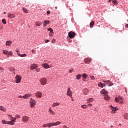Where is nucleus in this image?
I'll use <instances>...</instances> for the list:
<instances>
[{
	"instance_id": "obj_1",
	"label": "nucleus",
	"mask_w": 128,
	"mask_h": 128,
	"mask_svg": "<svg viewBox=\"0 0 128 128\" xmlns=\"http://www.w3.org/2000/svg\"><path fill=\"white\" fill-rule=\"evenodd\" d=\"M2 52L4 54H6L7 56V58H8L10 56H12V52H8V50H2Z\"/></svg>"
},
{
	"instance_id": "obj_2",
	"label": "nucleus",
	"mask_w": 128,
	"mask_h": 128,
	"mask_svg": "<svg viewBox=\"0 0 128 128\" xmlns=\"http://www.w3.org/2000/svg\"><path fill=\"white\" fill-rule=\"evenodd\" d=\"M30 108H34V106L36 104V100L32 99V98H30Z\"/></svg>"
},
{
	"instance_id": "obj_3",
	"label": "nucleus",
	"mask_w": 128,
	"mask_h": 128,
	"mask_svg": "<svg viewBox=\"0 0 128 128\" xmlns=\"http://www.w3.org/2000/svg\"><path fill=\"white\" fill-rule=\"evenodd\" d=\"M39 80L42 86H46L48 82V80L46 78H40Z\"/></svg>"
},
{
	"instance_id": "obj_4",
	"label": "nucleus",
	"mask_w": 128,
	"mask_h": 128,
	"mask_svg": "<svg viewBox=\"0 0 128 128\" xmlns=\"http://www.w3.org/2000/svg\"><path fill=\"white\" fill-rule=\"evenodd\" d=\"M15 79L16 84H20V80H22V76L20 75H16Z\"/></svg>"
},
{
	"instance_id": "obj_5",
	"label": "nucleus",
	"mask_w": 128,
	"mask_h": 128,
	"mask_svg": "<svg viewBox=\"0 0 128 128\" xmlns=\"http://www.w3.org/2000/svg\"><path fill=\"white\" fill-rule=\"evenodd\" d=\"M68 36L70 38H74L76 36V33L74 32H68Z\"/></svg>"
},
{
	"instance_id": "obj_6",
	"label": "nucleus",
	"mask_w": 128,
	"mask_h": 128,
	"mask_svg": "<svg viewBox=\"0 0 128 128\" xmlns=\"http://www.w3.org/2000/svg\"><path fill=\"white\" fill-rule=\"evenodd\" d=\"M72 92L70 90V89L68 88L67 92V96H70L71 98H72Z\"/></svg>"
},
{
	"instance_id": "obj_7",
	"label": "nucleus",
	"mask_w": 128,
	"mask_h": 128,
	"mask_svg": "<svg viewBox=\"0 0 128 128\" xmlns=\"http://www.w3.org/2000/svg\"><path fill=\"white\" fill-rule=\"evenodd\" d=\"M102 82H106V84H107L108 86H114V84H112V82H110V80H103Z\"/></svg>"
},
{
	"instance_id": "obj_8",
	"label": "nucleus",
	"mask_w": 128,
	"mask_h": 128,
	"mask_svg": "<svg viewBox=\"0 0 128 128\" xmlns=\"http://www.w3.org/2000/svg\"><path fill=\"white\" fill-rule=\"evenodd\" d=\"M84 62H85V64H90V62H92V59L91 58H86L84 60Z\"/></svg>"
},
{
	"instance_id": "obj_9",
	"label": "nucleus",
	"mask_w": 128,
	"mask_h": 128,
	"mask_svg": "<svg viewBox=\"0 0 128 128\" xmlns=\"http://www.w3.org/2000/svg\"><path fill=\"white\" fill-rule=\"evenodd\" d=\"M38 68V65L36 64H32L30 66V70H36Z\"/></svg>"
},
{
	"instance_id": "obj_10",
	"label": "nucleus",
	"mask_w": 128,
	"mask_h": 128,
	"mask_svg": "<svg viewBox=\"0 0 128 128\" xmlns=\"http://www.w3.org/2000/svg\"><path fill=\"white\" fill-rule=\"evenodd\" d=\"M22 120L23 122H28V116H24L22 118Z\"/></svg>"
},
{
	"instance_id": "obj_11",
	"label": "nucleus",
	"mask_w": 128,
	"mask_h": 128,
	"mask_svg": "<svg viewBox=\"0 0 128 128\" xmlns=\"http://www.w3.org/2000/svg\"><path fill=\"white\" fill-rule=\"evenodd\" d=\"M42 92L38 91L36 94V98H42Z\"/></svg>"
},
{
	"instance_id": "obj_12",
	"label": "nucleus",
	"mask_w": 128,
	"mask_h": 128,
	"mask_svg": "<svg viewBox=\"0 0 128 128\" xmlns=\"http://www.w3.org/2000/svg\"><path fill=\"white\" fill-rule=\"evenodd\" d=\"M100 94H104V96H106V94H108V91H106V89H103L100 91Z\"/></svg>"
},
{
	"instance_id": "obj_13",
	"label": "nucleus",
	"mask_w": 128,
	"mask_h": 128,
	"mask_svg": "<svg viewBox=\"0 0 128 128\" xmlns=\"http://www.w3.org/2000/svg\"><path fill=\"white\" fill-rule=\"evenodd\" d=\"M8 18H16V15L14 14L8 13Z\"/></svg>"
},
{
	"instance_id": "obj_14",
	"label": "nucleus",
	"mask_w": 128,
	"mask_h": 128,
	"mask_svg": "<svg viewBox=\"0 0 128 128\" xmlns=\"http://www.w3.org/2000/svg\"><path fill=\"white\" fill-rule=\"evenodd\" d=\"M120 100H122V96H119L118 98H115V101L116 102H120Z\"/></svg>"
},
{
	"instance_id": "obj_15",
	"label": "nucleus",
	"mask_w": 128,
	"mask_h": 128,
	"mask_svg": "<svg viewBox=\"0 0 128 128\" xmlns=\"http://www.w3.org/2000/svg\"><path fill=\"white\" fill-rule=\"evenodd\" d=\"M42 66H44V68H50V66L48 65V64L47 63L42 64Z\"/></svg>"
},
{
	"instance_id": "obj_16",
	"label": "nucleus",
	"mask_w": 128,
	"mask_h": 128,
	"mask_svg": "<svg viewBox=\"0 0 128 128\" xmlns=\"http://www.w3.org/2000/svg\"><path fill=\"white\" fill-rule=\"evenodd\" d=\"M58 124H60V122L58 121L56 122L51 123V126H58Z\"/></svg>"
},
{
	"instance_id": "obj_17",
	"label": "nucleus",
	"mask_w": 128,
	"mask_h": 128,
	"mask_svg": "<svg viewBox=\"0 0 128 128\" xmlns=\"http://www.w3.org/2000/svg\"><path fill=\"white\" fill-rule=\"evenodd\" d=\"M14 122H16V120H14L13 119H12L11 121L8 122V124H10L11 126H14Z\"/></svg>"
},
{
	"instance_id": "obj_18",
	"label": "nucleus",
	"mask_w": 128,
	"mask_h": 128,
	"mask_svg": "<svg viewBox=\"0 0 128 128\" xmlns=\"http://www.w3.org/2000/svg\"><path fill=\"white\" fill-rule=\"evenodd\" d=\"M32 96V94H26L24 96H23L24 98H25L26 100V98H30Z\"/></svg>"
},
{
	"instance_id": "obj_19",
	"label": "nucleus",
	"mask_w": 128,
	"mask_h": 128,
	"mask_svg": "<svg viewBox=\"0 0 128 128\" xmlns=\"http://www.w3.org/2000/svg\"><path fill=\"white\" fill-rule=\"evenodd\" d=\"M46 24H50V20H45L43 23V26H46Z\"/></svg>"
},
{
	"instance_id": "obj_20",
	"label": "nucleus",
	"mask_w": 128,
	"mask_h": 128,
	"mask_svg": "<svg viewBox=\"0 0 128 128\" xmlns=\"http://www.w3.org/2000/svg\"><path fill=\"white\" fill-rule=\"evenodd\" d=\"M48 112L51 114H56V112L52 110V108H50Z\"/></svg>"
},
{
	"instance_id": "obj_21",
	"label": "nucleus",
	"mask_w": 128,
	"mask_h": 128,
	"mask_svg": "<svg viewBox=\"0 0 128 128\" xmlns=\"http://www.w3.org/2000/svg\"><path fill=\"white\" fill-rule=\"evenodd\" d=\"M47 126L51 127L52 126V123L50 122L46 124H44L43 125L44 128H46Z\"/></svg>"
},
{
	"instance_id": "obj_22",
	"label": "nucleus",
	"mask_w": 128,
	"mask_h": 128,
	"mask_svg": "<svg viewBox=\"0 0 128 128\" xmlns=\"http://www.w3.org/2000/svg\"><path fill=\"white\" fill-rule=\"evenodd\" d=\"M118 110V108H114L113 107L112 108V114H116V112H116V110Z\"/></svg>"
},
{
	"instance_id": "obj_23",
	"label": "nucleus",
	"mask_w": 128,
	"mask_h": 128,
	"mask_svg": "<svg viewBox=\"0 0 128 128\" xmlns=\"http://www.w3.org/2000/svg\"><path fill=\"white\" fill-rule=\"evenodd\" d=\"M0 110H2V112H6V108L2 106H0Z\"/></svg>"
},
{
	"instance_id": "obj_24",
	"label": "nucleus",
	"mask_w": 128,
	"mask_h": 128,
	"mask_svg": "<svg viewBox=\"0 0 128 128\" xmlns=\"http://www.w3.org/2000/svg\"><path fill=\"white\" fill-rule=\"evenodd\" d=\"M17 54L19 56H20L21 58H24L26 56V54H20V53H18Z\"/></svg>"
},
{
	"instance_id": "obj_25",
	"label": "nucleus",
	"mask_w": 128,
	"mask_h": 128,
	"mask_svg": "<svg viewBox=\"0 0 128 128\" xmlns=\"http://www.w3.org/2000/svg\"><path fill=\"white\" fill-rule=\"evenodd\" d=\"M112 3L114 6H118V1L116 0H112Z\"/></svg>"
},
{
	"instance_id": "obj_26",
	"label": "nucleus",
	"mask_w": 128,
	"mask_h": 128,
	"mask_svg": "<svg viewBox=\"0 0 128 128\" xmlns=\"http://www.w3.org/2000/svg\"><path fill=\"white\" fill-rule=\"evenodd\" d=\"M12 44V41H10V40H8V41H6V46H10V44Z\"/></svg>"
},
{
	"instance_id": "obj_27",
	"label": "nucleus",
	"mask_w": 128,
	"mask_h": 128,
	"mask_svg": "<svg viewBox=\"0 0 128 128\" xmlns=\"http://www.w3.org/2000/svg\"><path fill=\"white\" fill-rule=\"evenodd\" d=\"M60 106V103H58V102H55V103H54L52 104V106L53 108H54V106Z\"/></svg>"
},
{
	"instance_id": "obj_28",
	"label": "nucleus",
	"mask_w": 128,
	"mask_h": 128,
	"mask_svg": "<svg viewBox=\"0 0 128 128\" xmlns=\"http://www.w3.org/2000/svg\"><path fill=\"white\" fill-rule=\"evenodd\" d=\"M104 98L106 100H108L110 98L108 96V95H104Z\"/></svg>"
},
{
	"instance_id": "obj_29",
	"label": "nucleus",
	"mask_w": 128,
	"mask_h": 128,
	"mask_svg": "<svg viewBox=\"0 0 128 128\" xmlns=\"http://www.w3.org/2000/svg\"><path fill=\"white\" fill-rule=\"evenodd\" d=\"M40 24H42V22H36V26H40Z\"/></svg>"
},
{
	"instance_id": "obj_30",
	"label": "nucleus",
	"mask_w": 128,
	"mask_h": 128,
	"mask_svg": "<svg viewBox=\"0 0 128 128\" xmlns=\"http://www.w3.org/2000/svg\"><path fill=\"white\" fill-rule=\"evenodd\" d=\"M124 118L125 120H128V114L125 113L124 115Z\"/></svg>"
},
{
	"instance_id": "obj_31",
	"label": "nucleus",
	"mask_w": 128,
	"mask_h": 128,
	"mask_svg": "<svg viewBox=\"0 0 128 128\" xmlns=\"http://www.w3.org/2000/svg\"><path fill=\"white\" fill-rule=\"evenodd\" d=\"M88 102H94V98H89L87 100Z\"/></svg>"
},
{
	"instance_id": "obj_32",
	"label": "nucleus",
	"mask_w": 128,
	"mask_h": 128,
	"mask_svg": "<svg viewBox=\"0 0 128 128\" xmlns=\"http://www.w3.org/2000/svg\"><path fill=\"white\" fill-rule=\"evenodd\" d=\"M94 24V22L92 21V22L90 23V28H92Z\"/></svg>"
},
{
	"instance_id": "obj_33",
	"label": "nucleus",
	"mask_w": 128,
	"mask_h": 128,
	"mask_svg": "<svg viewBox=\"0 0 128 128\" xmlns=\"http://www.w3.org/2000/svg\"><path fill=\"white\" fill-rule=\"evenodd\" d=\"M98 86L100 88H104V84L100 82H99V84H98Z\"/></svg>"
},
{
	"instance_id": "obj_34",
	"label": "nucleus",
	"mask_w": 128,
	"mask_h": 128,
	"mask_svg": "<svg viewBox=\"0 0 128 128\" xmlns=\"http://www.w3.org/2000/svg\"><path fill=\"white\" fill-rule=\"evenodd\" d=\"M2 124H8V121H6V120H2Z\"/></svg>"
},
{
	"instance_id": "obj_35",
	"label": "nucleus",
	"mask_w": 128,
	"mask_h": 128,
	"mask_svg": "<svg viewBox=\"0 0 128 128\" xmlns=\"http://www.w3.org/2000/svg\"><path fill=\"white\" fill-rule=\"evenodd\" d=\"M80 78H82V75H80V74H78L76 75V78L77 80H80Z\"/></svg>"
},
{
	"instance_id": "obj_36",
	"label": "nucleus",
	"mask_w": 128,
	"mask_h": 128,
	"mask_svg": "<svg viewBox=\"0 0 128 128\" xmlns=\"http://www.w3.org/2000/svg\"><path fill=\"white\" fill-rule=\"evenodd\" d=\"M2 24H6V19L3 18L2 20Z\"/></svg>"
},
{
	"instance_id": "obj_37",
	"label": "nucleus",
	"mask_w": 128,
	"mask_h": 128,
	"mask_svg": "<svg viewBox=\"0 0 128 128\" xmlns=\"http://www.w3.org/2000/svg\"><path fill=\"white\" fill-rule=\"evenodd\" d=\"M48 32H54V30L52 28H48Z\"/></svg>"
},
{
	"instance_id": "obj_38",
	"label": "nucleus",
	"mask_w": 128,
	"mask_h": 128,
	"mask_svg": "<svg viewBox=\"0 0 128 128\" xmlns=\"http://www.w3.org/2000/svg\"><path fill=\"white\" fill-rule=\"evenodd\" d=\"M10 72H14L16 70V69L14 68H11L10 69Z\"/></svg>"
},
{
	"instance_id": "obj_39",
	"label": "nucleus",
	"mask_w": 128,
	"mask_h": 128,
	"mask_svg": "<svg viewBox=\"0 0 128 128\" xmlns=\"http://www.w3.org/2000/svg\"><path fill=\"white\" fill-rule=\"evenodd\" d=\"M23 12H26V14H28V10H26V8H23Z\"/></svg>"
},
{
	"instance_id": "obj_40",
	"label": "nucleus",
	"mask_w": 128,
	"mask_h": 128,
	"mask_svg": "<svg viewBox=\"0 0 128 128\" xmlns=\"http://www.w3.org/2000/svg\"><path fill=\"white\" fill-rule=\"evenodd\" d=\"M82 78H86L88 76H86V74H82Z\"/></svg>"
},
{
	"instance_id": "obj_41",
	"label": "nucleus",
	"mask_w": 128,
	"mask_h": 128,
	"mask_svg": "<svg viewBox=\"0 0 128 128\" xmlns=\"http://www.w3.org/2000/svg\"><path fill=\"white\" fill-rule=\"evenodd\" d=\"M36 72H40V68H36Z\"/></svg>"
},
{
	"instance_id": "obj_42",
	"label": "nucleus",
	"mask_w": 128,
	"mask_h": 128,
	"mask_svg": "<svg viewBox=\"0 0 128 128\" xmlns=\"http://www.w3.org/2000/svg\"><path fill=\"white\" fill-rule=\"evenodd\" d=\"M49 36H54V32H50Z\"/></svg>"
},
{
	"instance_id": "obj_43",
	"label": "nucleus",
	"mask_w": 128,
	"mask_h": 128,
	"mask_svg": "<svg viewBox=\"0 0 128 128\" xmlns=\"http://www.w3.org/2000/svg\"><path fill=\"white\" fill-rule=\"evenodd\" d=\"M81 108H86V105H82L81 106Z\"/></svg>"
},
{
	"instance_id": "obj_44",
	"label": "nucleus",
	"mask_w": 128,
	"mask_h": 128,
	"mask_svg": "<svg viewBox=\"0 0 128 128\" xmlns=\"http://www.w3.org/2000/svg\"><path fill=\"white\" fill-rule=\"evenodd\" d=\"M8 118H14V117H12V115L8 114Z\"/></svg>"
},
{
	"instance_id": "obj_45",
	"label": "nucleus",
	"mask_w": 128,
	"mask_h": 128,
	"mask_svg": "<svg viewBox=\"0 0 128 128\" xmlns=\"http://www.w3.org/2000/svg\"><path fill=\"white\" fill-rule=\"evenodd\" d=\"M46 14H50V11L48 10V11L46 12Z\"/></svg>"
},
{
	"instance_id": "obj_46",
	"label": "nucleus",
	"mask_w": 128,
	"mask_h": 128,
	"mask_svg": "<svg viewBox=\"0 0 128 128\" xmlns=\"http://www.w3.org/2000/svg\"><path fill=\"white\" fill-rule=\"evenodd\" d=\"M68 72H70V73H72V72H74V70H68Z\"/></svg>"
},
{
	"instance_id": "obj_47",
	"label": "nucleus",
	"mask_w": 128,
	"mask_h": 128,
	"mask_svg": "<svg viewBox=\"0 0 128 128\" xmlns=\"http://www.w3.org/2000/svg\"><path fill=\"white\" fill-rule=\"evenodd\" d=\"M16 118H20V115H16Z\"/></svg>"
},
{
	"instance_id": "obj_48",
	"label": "nucleus",
	"mask_w": 128,
	"mask_h": 128,
	"mask_svg": "<svg viewBox=\"0 0 128 128\" xmlns=\"http://www.w3.org/2000/svg\"><path fill=\"white\" fill-rule=\"evenodd\" d=\"M52 42L53 44H54V42H56V39H53V40H52Z\"/></svg>"
},
{
	"instance_id": "obj_49",
	"label": "nucleus",
	"mask_w": 128,
	"mask_h": 128,
	"mask_svg": "<svg viewBox=\"0 0 128 128\" xmlns=\"http://www.w3.org/2000/svg\"><path fill=\"white\" fill-rule=\"evenodd\" d=\"M90 78H91L92 80H94V76H90Z\"/></svg>"
},
{
	"instance_id": "obj_50",
	"label": "nucleus",
	"mask_w": 128,
	"mask_h": 128,
	"mask_svg": "<svg viewBox=\"0 0 128 128\" xmlns=\"http://www.w3.org/2000/svg\"><path fill=\"white\" fill-rule=\"evenodd\" d=\"M107 84L106 82H104V84H103V86H106Z\"/></svg>"
},
{
	"instance_id": "obj_51",
	"label": "nucleus",
	"mask_w": 128,
	"mask_h": 128,
	"mask_svg": "<svg viewBox=\"0 0 128 128\" xmlns=\"http://www.w3.org/2000/svg\"><path fill=\"white\" fill-rule=\"evenodd\" d=\"M50 40H45V42H49Z\"/></svg>"
},
{
	"instance_id": "obj_52",
	"label": "nucleus",
	"mask_w": 128,
	"mask_h": 128,
	"mask_svg": "<svg viewBox=\"0 0 128 128\" xmlns=\"http://www.w3.org/2000/svg\"><path fill=\"white\" fill-rule=\"evenodd\" d=\"M32 53L36 52V50H32Z\"/></svg>"
},
{
	"instance_id": "obj_53",
	"label": "nucleus",
	"mask_w": 128,
	"mask_h": 128,
	"mask_svg": "<svg viewBox=\"0 0 128 128\" xmlns=\"http://www.w3.org/2000/svg\"><path fill=\"white\" fill-rule=\"evenodd\" d=\"M88 106H92V104H88Z\"/></svg>"
},
{
	"instance_id": "obj_54",
	"label": "nucleus",
	"mask_w": 128,
	"mask_h": 128,
	"mask_svg": "<svg viewBox=\"0 0 128 128\" xmlns=\"http://www.w3.org/2000/svg\"><path fill=\"white\" fill-rule=\"evenodd\" d=\"M16 52H20V50H18V49H17V50H16Z\"/></svg>"
},
{
	"instance_id": "obj_55",
	"label": "nucleus",
	"mask_w": 128,
	"mask_h": 128,
	"mask_svg": "<svg viewBox=\"0 0 128 128\" xmlns=\"http://www.w3.org/2000/svg\"><path fill=\"white\" fill-rule=\"evenodd\" d=\"M19 98H24V96H18Z\"/></svg>"
},
{
	"instance_id": "obj_56",
	"label": "nucleus",
	"mask_w": 128,
	"mask_h": 128,
	"mask_svg": "<svg viewBox=\"0 0 128 128\" xmlns=\"http://www.w3.org/2000/svg\"><path fill=\"white\" fill-rule=\"evenodd\" d=\"M126 28H128V24L125 25Z\"/></svg>"
},
{
	"instance_id": "obj_57",
	"label": "nucleus",
	"mask_w": 128,
	"mask_h": 128,
	"mask_svg": "<svg viewBox=\"0 0 128 128\" xmlns=\"http://www.w3.org/2000/svg\"><path fill=\"white\" fill-rule=\"evenodd\" d=\"M112 2V0H108V2Z\"/></svg>"
},
{
	"instance_id": "obj_58",
	"label": "nucleus",
	"mask_w": 128,
	"mask_h": 128,
	"mask_svg": "<svg viewBox=\"0 0 128 128\" xmlns=\"http://www.w3.org/2000/svg\"><path fill=\"white\" fill-rule=\"evenodd\" d=\"M123 102H124V101L122 100V101H121V102H120V104H122Z\"/></svg>"
},
{
	"instance_id": "obj_59",
	"label": "nucleus",
	"mask_w": 128,
	"mask_h": 128,
	"mask_svg": "<svg viewBox=\"0 0 128 128\" xmlns=\"http://www.w3.org/2000/svg\"><path fill=\"white\" fill-rule=\"evenodd\" d=\"M110 108H114V106H110Z\"/></svg>"
},
{
	"instance_id": "obj_60",
	"label": "nucleus",
	"mask_w": 128,
	"mask_h": 128,
	"mask_svg": "<svg viewBox=\"0 0 128 128\" xmlns=\"http://www.w3.org/2000/svg\"><path fill=\"white\" fill-rule=\"evenodd\" d=\"M4 14H6V12H4Z\"/></svg>"
},
{
	"instance_id": "obj_61",
	"label": "nucleus",
	"mask_w": 128,
	"mask_h": 128,
	"mask_svg": "<svg viewBox=\"0 0 128 128\" xmlns=\"http://www.w3.org/2000/svg\"><path fill=\"white\" fill-rule=\"evenodd\" d=\"M0 70H2V68H0Z\"/></svg>"
},
{
	"instance_id": "obj_62",
	"label": "nucleus",
	"mask_w": 128,
	"mask_h": 128,
	"mask_svg": "<svg viewBox=\"0 0 128 128\" xmlns=\"http://www.w3.org/2000/svg\"><path fill=\"white\" fill-rule=\"evenodd\" d=\"M16 118H14V120H15V121H16Z\"/></svg>"
},
{
	"instance_id": "obj_63",
	"label": "nucleus",
	"mask_w": 128,
	"mask_h": 128,
	"mask_svg": "<svg viewBox=\"0 0 128 128\" xmlns=\"http://www.w3.org/2000/svg\"><path fill=\"white\" fill-rule=\"evenodd\" d=\"M127 22H128V20H127Z\"/></svg>"
}]
</instances>
